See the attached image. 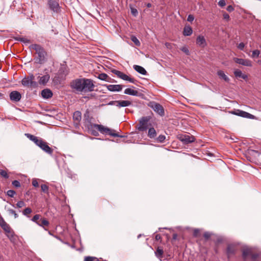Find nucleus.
Wrapping results in <instances>:
<instances>
[{
    "mask_svg": "<svg viewBox=\"0 0 261 261\" xmlns=\"http://www.w3.org/2000/svg\"><path fill=\"white\" fill-rule=\"evenodd\" d=\"M134 69L139 72V73L142 74V75H146L147 74V72L146 70L142 66L139 65H134L133 66Z\"/></svg>",
    "mask_w": 261,
    "mask_h": 261,
    "instance_id": "b1692460",
    "label": "nucleus"
},
{
    "mask_svg": "<svg viewBox=\"0 0 261 261\" xmlns=\"http://www.w3.org/2000/svg\"><path fill=\"white\" fill-rule=\"evenodd\" d=\"M177 138L184 144H188L194 142L195 140L193 136L188 134H179L177 135Z\"/></svg>",
    "mask_w": 261,
    "mask_h": 261,
    "instance_id": "0eeeda50",
    "label": "nucleus"
},
{
    "mask_svg": "<svg viewBox=\"0 0 261 261\" xmlns=\"http://www.w3.org/2000/svg\"><path fill=\"white\" fill-rule=\"evenodd\" d=\"M234 75L237 78H242L246 81L248 80V76L245 74H243L240 69H236L234 71Z\"/></svg>",
    "mask_w": 261,
    "mask_h": 261,
    "instance_id": "f3484780",
    "label": "nucleus"
},
{
    "mask_svg": "<svg viewBox=\"0 0 261 261\" xmlns=\"http://www.w3.org/2000/svg\"><path fill=\"white\" fill-rule=\"evenodd\" d=\"M132 102L129 100H119L111 101L108 103L107 105H114L119 107H125L130 105Z\"/></svg>",
    "mask_w": 261,
    "mask_h": 261,
    "instance_id": "9d476101",
    "label": "nucleus"
},
{
    "mask_svg": "<svg viewBox=\"0 0 261 261\" xmlns=\"http://www.w3.org/2000/svg\"><path fill=\"white\" fill-rule=\"evenodd\" d=\"M97 78L101 81H104L107 82H112V79L105 73L99 74L97 76Z\"/></svg>",
    "mask_w": 261,
    "mask_h": 261,
    "instance_id": "aec40b11",
    "label": "nucleus"
},
{
    "mask_svg": "<svg viewBox=\"0 0 261 261\" xmlns=\"http://www.w3.org/2000/svg\"><path fill=\"white\" fill-rule=\"evenodd\" d=\"M124 93L132 96H136L138 97L142 96V93L141 92L132 88L126 89L124 90Z\"/></svg>",
    "mask_w": 261,
    "mask_h": 261,
    "instance_id": "ddd939ff",
    "label": "nucleus"
},
{
    "mask_svg": "<svg viewBox=\"0 0 261 261\" xmlns=\"http://www.w3.org/2000/svg\"><path fill=\"white\" fill-rule=\"evenodd\" d=\"M88 128L91 131V134L95 136H98L99 134L97 132L98 130L101 134L109 135L114 137L122 138L123 137L117 133L115 130L105 127L101 124H91Z\"/></svg>",
    "mask_w": 261,
    "mask_h": 261,
    "instance_id": "f03ea898",
    "label": "nucleus"
},
{
    "mask_svg": "<svg viewBox=\"0 0 261 261\" xmlns=\"http://www.w3.org/2000/svg\"><path fill=\"white\" fill-rule=\"evenodd\" d=\"M166 139V137L164 135H160L159 136V137L156 138V141L160 143H163L164 142L165 140Z\"/></svg>",
    "mask_w": 261,
    "mask_h": 261,
    "instance_id": "e433bc0d",
    "label": "nucleus"
},
{
    "mask_svg": "<svg viewBox=\"0 0 261 261\" xmlns=\"http://www.w3.org/2000/svg\"><path fill=\"white\" fill-rule=\"evenodd\" d=\"M0 175L6 179H8L9 177L7 170L0 169Z\"/></svg>",
    "mask_w": 261,
    "mask_h": 261,
    "instance_id": "473e14b6",
    "label": "nucleus"
},
{
    "mask_svg": "<svg viewBox=\"0 0 261 261\" xmlns=\"http://www.w3.org/2000/svg\"><path fill=\"white\" fill-rule=\"evenodd\" d=\"M112 72L120 79L122 78V76L123 73L122 72L115 69L113 70Z\"/></svg>",
    "mask_w": 261,
    "mask_h": 261,
    "instance_id": "72a5a7b5",
    "label": "nucleus"
},
{
    "mask_svg": "<svg viewBox=\"0 0 261 261\" xmlns=\"http://www.w3.org/2000/svg\"><path fill=\"white\" fill-rule=\"evenodd\" d=\"M41 95L43 98H51L53 96V93L50 90L45 89L42 91Z\"/></svg>",
    "mask_w": 261,
    "mask_h": 261,
    "instance_id": "412c9836",
    "label": "nucleus"
},
{
    "mask_svg": "<svg viewBox=\"0 0 261 261\" xmlns=\"http://www.w3.org/2000/svg\"><path fill=\"white\" fill-rule=\"evenodd\" d=\"M217 74L220 79H223L225 82H228L229 81V78L222 70L218 71Z\"/></svg>",
    "mask_w": 261,
    "mask_h": 261,
    "instance_id": "a878e982",
    "label": "nucleus"
},
{
    "mask_svg": "<svg viewBox=\"0 0 261 261\" xmlns=\"http://www.w3.org/2000/svg\"><path fill=\"white\" fill-rule=\"evenodd\" d=\"M84 261H98V259L95 257L86 256Z\"/></svg>",
    "mask_w": 261,
    "mask_h": 261,
    "instance_id": "f704fd0d",
    "label": "nucleus"
},
{
    "mask_svg": "<svg viewBox=\"0 0 261 261\" xmlns=\"http://www.w3.org/2000/svg\"><path fill=\"white\" fill-rule=\"evenodd\" d=\"M14 103H17L20 101L21 99H10Z\"/></svg>",
    "mask_w": 261,
    "mask_h": 261,
    "instance_id": "052dcab7",
    "label": "nucleus"
},
{
    "mask_svg": "<svg viewBox=\"0 0 261 261\" xmlns=\"http://www.w3.org/2000/svg\"><path fill=\"white\" fill-rule=\"evenodd\" d=\"M32 212V210L30 207L25 208L22 212V214L24 216H28V214H31Z\"/></svg>",
    "mask_w": 261,
    "mask_h": 261,
    "instance_id": "4c0bfd02",
    "label": "nucleus"
},
{
    "mask_svg": "<svg viewBox=\"0 0 261 261\" xmlns=\"http://www.w3.org/2000/svg\"><path fill=\"white\" fill-rule=\"evenodd\" d=\"M244 47H245V44L243 42L239 43V45H238V48L242 50H243L244 49Z\"/></svg>",
    "mask_w": 261,
    "mask_h": 261,
    "instance_id": "603ef678",
    "label": "nucleus"
},
{
    "mask_svg": "<svg viewBox=\"0 0 261 261\" xmlns=\"http://www.w3.org/2000/svg\"><path fill=\"white\" fill-rule=\"evenodd\" d=\"M132 41L137 46L140 45V42L136 37L133 36L131 37Z\"/></svg>",
    "mask_w": 261,
    "mask_h": 261,
    "instance_id": "c9c22d12",
    "label": "nucleus"
},
{
    "mask_svg": "<svg viewBox=\"0 0 261 261\" xmlns=\"http://www.w3.org/2000/svg\"><path fill=\"white\" fill-rule=\"evenodd\" d=\"M199 232L198 229H195L194 231V236H197V233Z\"/></svg>",
    "mask_w": 261,
    "mask_h": 261,
    "instance_id": "e2e57ef3",
    "label": "nucleus"
},
{
    "mask_svg": "<svg viewBox=\"0 0 261 261\" xmlns=\"http://www.w3.org/2000/svg\"><path fill=\"white\" fill-rule=\"evenodd\" d=\"M18 40H20V41L23 42H26V43L29 42V40H28V39L24 38H20Z\"/></svg>",
    "mask_w": 261,
    "mask_h": 261,
    "instance_id": "4d7b16f0",
    "label": "nucleus"
},
{
    "mask_svg": "<svg viewBox=\"0 0 261 261\" xmlns=\"http://www.w3.org/2000/svg\"><path fill=\"white\" fill-rule=\"evenodd\" d=\"M73 118L76 121H80L81 119V113L80 111L75 112L73 115Z\"/></svg>",
    "mask_w": 261,
    "mask_h": 261,
    "instance_id": "2f4dec72",
    "label": "nucleus"
},
{
    "mask_svg": "<svg viewBox=\"0 0 261 261\" xmlns=\"http://www.w3.org/2000/svg\"><path fill=\"white\" fill-rule=\"evenodd\" d=\"M121 79L124 81H128L132 83H134L135 82V79L134 78L130 77L124 73L122 74Z\"/></svg>",
    "mask_w": 261,
    "mask_h": 261,
    "instance_id": "7c9ffc66",
    "label": "nucleus"
},
{
    "mask_svg": "<svg viewBox=\"0 0 261 261\" xmlns=\"http://www.w3.org/2000/svg\"><path fill=\"white\" fill-rule=\"evenodd\" d=\"M71 87L77 92L86 93L93 91L95 86L92 80L83 78L73 81Z\"/></svg>",
    "mask_w": 261,
    "mask_h": 261,
    "instance_id": "f257e3e1",
    "label": "nucleus"
},
{
    "mask_svg": "<svg viewBox=\"0 0 261 261\" xmlns=\"http://www.w3.org/2000/svg\"><path fill=\"white\" fill-rule=\"evenodd\" d=\"M107 88L110 91H120L122 86L120 85H110L107 86Z\"/></svg>",
    "mask_w": 261,
    "mask_h": 261,
    "instance_id": "a211bd4d",
    "label": "nucleus"
},
{
    "mask_svg": "<svg viewBox=\"0 0 261 261\" xmlns=\"http://www.w3.org/2000/svg\"><path fill=\"white\" fill-rule=\"evenodd\" d=\"M164 251L161 247H158L155 251V255L157 258L161 260L163 257Z\"/></svg>",
    "mask_w": 261,
    "mask_h": 261,
    "instance_id": "4be33fe9",
    "label": "nucleus"
},
{
    "mask_svg": "<svg viewBox=\"0 0 261 261\" xmlns=\"http://www.w3.org/2000/svg\"><path fill=\"white\" fill-rule=\"evenodd\" d=\"M223 18L227 21H228L229 20V15L226 13H223Z\"/></svg>",
    "mask_w": 261,
    "mask_h": 261,
    "instance_id": "864d4df0",
    "label": "nucleus"
},
{
    "mask_svg": "<svg viewBox=\"0 0 261 261\" xmlns=\"http://www.w3.org/2000/svg\"><path fill=\"white\" fill-rule=\"evenodd\" d=\"M41 149H42L44 152L46 153L51 154L53 152V149H51L47 144V143L44 141L43 140H41V142H40L38 146Z\"/></svg>",
    "mask_w": 261,
    "mask_h": 261,
    "instance_id": "1a4fd4ad",
    "label": "nucleus"
},
{
    "mask_svg": "<svg viewBox=\"0 0 261 261\" xmlns=\"http://www.w3.org/2000/svg\"><path fill=\"white\" fill-rule=\"evenodd\" d=\"M212 234L209 232H205L203 234V237L206 240H208L211 237Z\"/></svg>",
    "mask_w": 261,
    "mask_h": 261,
    "instance_id": "de8ad7c7",
    "label": "nucleus"
},
{
    "mask_svg": "<svg viewBox=\"0 0 261 261\" xmlns=\"http://www.w3.org/2000/svg\"><path fill=\"white\" fill-rule=\"evenodd\" d=\"M32 185L35 187H38L39 186L38 181L36 179H35V178L33 179Z\"/></svg>",
    "mask_w": 261,
    "mask_h": 261,
    "instance_id": "09e8293b",
    "label": "nucleus"
},
{
    "mask_svg": "<svg viewBox=\"0 0 261 261\" xmlns=\"http://www.w3.org/2000/svg\"><path fill=\"white\" fill-rule=\"evenodd\" d=\"M251 253V250L249 248L244 249L243 250L242 256L244 259H246L248 255H250Z\"/></svg>",
    "mask_w": 261,
    "mask_h": 261,
    "instance_id": "cd10ccee",
    "label": "nucleus"
},
{
    "mask_svg": "<svg viewBox=\"0 0 261 261\" xmlns=\"http://www.w3.org/2000/svg\"><path fill=\"white\" fill-rule=\"evenodd\" d=\"M161 238H162L160 234H157L155 236V239L156 241L160 240H161Z\"/></svg>",
    "mask_w": 261,
    "mask_h": 261,
    "instance_id": "bf43d9fd",
    "label": "nucleus"
},
{
    "mask_svg": "<svg viewBox=\"0 0 261 261\" xmlns=\"http://www.w3.org/2000/svg\"><path fill=\"white\" fill-rule=\"evenodd\" d=\"M148 137L151 139L154 138L156 136V132L153 127H150L148 129Z\"/></svg>",
    "mask_w": 261,
    "mask_h": 261,
    "instance_id": "bb28decb",
    "label": "nucleus"
},
{
    "mask_svg": "<svg viewBox=\"0 0 261 261\" xmlns=\"http://www.w3.org/2000/svg\"><path fill=\"white\" fill-rule=\"evenodd\" d=\"M48 234L52 236L53 234L51 233V232L50 231H48Z\"/></svg>",
    "mask_w": 261,
    "mask_h": 261,
    "instance_id": "338daca9",
    "label": "nucleus"
},
{
    "mask_svg": "<svg viewBox=\"0 0 261 261\" xmlns=\"http://www.w3.org/2000/svg\"><path fill=\"white\" fill-rule=\"evenodd\" d=\"M3 259V255L0 254V260H2Z\"/></svg>",
    "mask_w": 261,
    "mask_h": 261,
    "instance_id": "69168bd1",
    "label": "nucleus"
},
{
    "mask_svg": "<svg viewBox=\"0 0 261 261\" xmlns=\"http://www.w3.org/2000/svg\"><path fill=\"white\" fill-rule=\"evenodd\" d=\"M250 255L251 256V258L253 260H255L258 256L257 254L252 253H251Z\"/></svg>",
    "mask_w": 261,
    "mask_h": 261,
    "instance_id": "13d9d810",
    "label": "nucleus"
},
{
    "mask_svg": "<svg viewBox=\"0 0 261 261\" xmlns=\"http://www.w3.org/2000/svg\"><path fill=\"white\" fill-rule=\"evenodd\" d=\"M20 93L17 91H13L10 94V98H21Z\"/></svg>",
    "mask_w": 261,
    "mask_h": 261,
    "instance_id": "c756f323",
    "label": "nucleus"
},
{
    "mask_svg": "<svg viewBox=\"0 0 261 261\" xmlns=\"http://www.w3.org/2000/svg\"><path fill=\"white\" fill-rule=\"evenodd\" d=\"M196 44L202 47L206 46V43L204 37L203 36H199L196 39Z\"/></svg>",
    "mask_w": 261,
    "mask_h": 261,
    "instance_id": "dca6fc26",
    "label": "nucleus"
},
{
    "mask_svg": "<svg viewBox=\"0 0 261 261\" xmlns=\"http://www.w3.org/2000/svg\"><path fill=\"white\" fill-rule=\"evenodd\" d=\"M150 119V117L149 116H144L140 118L137 129L141 132L146 130L148 127V123Z\"/></svg>",
    "mask_w": 261,
    "mask_h": 261,
    "instance_id": "423d86ee",
    "label": "nucleus"
},
{
    "mask_svg": "<svg viewBox=\"0 0 261 261\" xmlns=\"http://www.w3.org/2000/svg\"><path fill=\"white\" fill-rule=\"evenodd\" d=\"M30 49L35 50L37 57L35 58V62L38 64H43L46 60L47 53L44 48L39 44H32Z\"/></svg>",
    "mask_w": 261,
    "mask_h": 261,
    "instance_id": "7ed1b4c3",
    "label": "nucleus"
},
{
    "mask_svg": "<svg viewBox=\"0 0 261 261\" xmlns=\"http://www.w3.org/2000/svg\"><path fill=\"white\" fill-rule=\"evenodd\" d=\"M131 13L134 16H137L138 14V10L134 8L130 7Z\"/></svg>",
    "mask_w": 261,
    "mask_h": 261,
    "instance_id": "c03bdc74",
    "label": "nucleus"
},
{
    "mask_svg": "<svg viewBox=\"0 0 261 261\" xmlns=\"http://www.w3.org/2000/svg\"><path fill=\"white\" fill-rule=\"evenodd\" d=\"M0 97H4V95L1 93H0Z\"/></svg>",
    "mask_w": 261,
    "mask_h": 261,
    "instance_id": "774afa93",
    "label": "nucleus"
},
{
    "mask_svg": "<svg viewBox=\"0 0 261 261\" xmlns=\"http://www.w3.org/2000/svg\"><path fill=\"white\" fill-rule=\"evenodd\" d=\"M260 54V51L258 49L254 50L252 51V54L251 55L252 58L258 57Z\"/></svg>",
    "mask_w": 261,
    "mask_h": 261,
    "instance_id": "58836bf2",
    "label": "nucleus"
},
{
    "mask_svg": "<svg viewBox=\"0 0 261 261\" xmlns=\"http://www.w3.org/2000/svg\"><path fill=\"white\" fill-rule=\"evenodd\" d=\"M41 223H38L37 225H38L39 226H41V227H43L44 229V230H47V229L46 228H45L44 227V226H48L49 225V222L48 220H47L45 218H43V219H41Z\"/></svg>",
    "mask_w": 261,
    "mask_h": 261,
    "instance_id": "c85d7f7f",
    "label": "nucleus"
},
{
    "mask_svg": "<svg viewBox=\"0 0 261 261\" xmlns=\"http://www.w3.org/2000/svg\"><path fill=\"white\" fill-rule=\"evenodd\" d=\"M226 10L228 12H232V11H233L234 10V8H233V7L232 6L229 5V6H228L227 7Z\"/></svg>",
    "mask_w": 261,
    "mask_h": 261,
    "instance_id": "5fc2aeb1",
    "label": "nucleus"
},
{
    "mask_svg": "<svg viewBox=\"0 0 261 261\" xmlns=\"http://www.w3.org/2000/svg\"><path fill=\"white\" fill-rule=\"evenodd\" d=\"M25 135L30 140L32 141L33 142H34L35 143V144L37 146L39 145V143L40 142H41V140H42L41 138H39L36 136H35L30 134H25Z\"/></svg>",
    "mask_w": 261,
    "mask_h": 261,
    "instance_id": "4468645a",
    "label": "nucleus"
},
{
    "mask_svg": "<svg viewBox=\"0 0 261 261\" xmlns=\"http://www.w3.org/2000/svg\"><path fill=\"white\" fill-rule=\"evenodd\" d=\"M25 205V202L22 201V200H20V201H19L17 203H16V207H18V208H21V207H22L23 206H24Z\"/></svg>",
    "mask_w": 261,
    "mask_h": 261,
    "instance_id": "79ce46f5",
    "label": "nucleus"
},
{
    "mask_svg": "<svg viewBox=\"0 0 261 261\" xmlns=\"http://www.w3.org/2000/svg\"><path fill=\"white\" fill-rule=\"evenodd\" d=\"M181 50L185 53L187 55H189V49L186 47H183L181 49Z\"/></svg>",
    "mask_w": 261,
    "mask_h": 261,
    "instance_id": "6e6d98bb",
    "label": "nucleus"
},
{
    "mask_svg": "<svg viewBox=\"0 0 261 261\" xmlns=\"http://www.w3.org/2000/svg\"><path fill=\"white\" fill-rule=\"evenodd\" d=\"M147 7L148 8H150V7H151V4L150 3H148V4H147Z\"/></svg>",
    "mask_w": 261,
    "mask_h": 261,
    "instance_id": "0e129e2a",
    "label": "nucleus"
},
{
    "mask_svg": "<svg viewBox=\"0 0 261 261\" xmlns=\"http://www.w3.org/2000/svg\"><path fill=\"white\" fill-rule=\"evenodd\" d=\"M236 247L234 245L230 244L228 245L227 248V254L228 256L234 254L236 252Z\"/></svg>",
    "mask_w": 261,
    "mask_h": 261,
    "instance_id": "5701e85b",
    "label": "nucleus"
},
{
    "mask_svg": "<svg viewBox=\"0 0 261 261\" xmlns=\"http://www.w3.org/2000/svg\"><path fill=\"white\" fill-rule=\"evenodd\" d=\"M193 33L192 28L189 25L185 27L183 31V34L185 36H190Z\"/></svg>",
    "mask_w": 261,
    "mask_h": 261,
    "instance_id": "393cba45",
    "label": "nucleus"
},
{
    "mask_svg": "<svg viewBox=\"0 0 261 261\" xmlns=\"http://www.w3.org/2000/svg\"><path fill=\"white\" fill-rule=\"evenodd\" d=\"M177 238V234L176 233H174L173 234L172 239L173 240H176Z\"/></svg>",
    "mask_w": 261,
    "mask_h": 261,
    "instance_id": "680f3d73",
    "label": "nucleus"
},
{
    "mask_svg": "<svg viewBox=\"0 0 261 261\" xmlns=\"http://www.w3.org/2000/svg\"><path fill=\"white\" fill-rule=\"evenodd\" d=\"M40 218V215H39V214H36L33 217V218L31 219V220L34 222H35L37 224H38V223H39L37 221L38 220H39Z\"/></svg>",
    "mask_w": 261,
    "mask_h": 261,
    "instance_id": "a19ab883",
    "label": "nucleus"
},
{
    "mask_svg": "<svg viewBox=\"0 0 261 261\" xmlns=\"http://www.w3.org/2000/svg\"><path fill=\"white\" fill-rule=\"evenodd\" d=\"M147 106L153 109V110L159 116L163 117L165 115V111L163 107L154 101H150Z\"/></svg>",
    "mask_w": 261,
    "mask_h": 261,
    "instance_id": "39448f33",
    "label": "nucleus"
},
{
    "mask_svg": "<svg viewBox=\"0 0 261 261\" xmlns=\"http://www.w3.org/2000/svg\"><path fill=\"white\" fill-rule=\"evenodd\" d=\"M194 19V17L193 15H189L187 18V20L189 22H192Z\"/></svg>",
    "mask_w": 261,
    "mask_h": 261,
    "instance_id": "3c124183",
    "label": "nucleus"
},
{
    "mask_svg": "<svg viewBox=\"0 0 261 261\" xmlns=\"http://www.w3.org/2000/svg\"><path fill=\"white\" fill-rule=\"evenodd\" d=\"M35 76L33 74H30L28 76H25L21 81L22 85L28 88H35L38 84L34 81Z\"/></svg>",
    "mask_w": 261,
    "mask_h": 261,
    "instance_id": "20e7f679",
    "label": "nucleus"
},
{
    "mask_svg": "<svg viewBox=\"0 0 261 261\" xmlns=\"http://www.w3.org/2000/svg\"><path fill=\"white\" fill-rule=\"evenodd\" d=\"M15 194V191L12 190H9L7 192V195L10 197H13Z\"/></svg>",
    "mask_w": 261,
    "mask_h": 261,
    "instance_id": "37998d69",
    "label": "nucleus"
},
{
    "mask_svg": "<svg viewBox=\"0 0 261 261\" xmlns=\"http://www.w3.org/2000/svg\"><path fill=\"white\" fill-rule=\"evenodd\" d=\"M48 5L50 9H51L54 12H58L59 9V5L56 1L49 0L48 1Z\"/></svg>",
    "mask_w": 261,
    "mask_h": 261,
    "instance_id": "2eb2a0df",
    "label": "nucleus"
},
{
    "mask_svg": "<svg viewBox=\"0 0 261 261\" xmlns=\"http://www.w3.org/2000/svg\"><path fill=\"white\" fill-rule=\"evenodd\" d=\"M232 114H235L236 115L244 117V118H248L250 119H253L254 117V116L253 115L247 113L245 111H241L239 110H237V111H233L232 112Z\"/></svg>",
    "mask_w": 261,
    "mask_h": 261,
    "instance_id": "9b49d317",
    "label": "nucleus"
},
{
    "mask_svg": "<svg viewBox=\"0 0 261 261\" xmlns=\"http://www.w3.org/2000/svg\"><path fill=\"white\" fill-rule=\"evenodd\" d=\"M226 5V2L224 0H221L218 2V5L221 7H223L225 6Z\"/></svg>",
    "mask_w": 261,
    "mask_h": 261,
    "instance_id": "8fccbe9b",
    "label": "nucleus"
},
{
    "mask_svg": "<svg viewBox=\"0 0 261 261\" xmlns=\"http://www.w3.org/2000/svg\"><path fill=\"white\" fill-rule=\"evenodd\" d=\"M41 190L42 192L45 193H48V187L44 184V185H42L41 186Z\"/></svg>",
    "mask_w": 261,
    "mask_h": 261,
    "instance_id": "ea45409f",
    "label": "nucleus"
},
{
    "mask_svg": "<svg viewBox=\"0 0 261 261\" xmlns=\"http://www.w3.org/2000/svg\"><path fill=\"white\" fill-rule=\"evenodd\" d=\"M233 61L236 63L245 66L251 67L252 66V61L249 59L234 58Z\"/></svg>",
    "mask_w": 261,
    "mask_h": 261,
    "instance_id": "6e6552de",
    "label": "nucleus"
},
{
    "mask_svg": "<svg viewBox=\"0 0 261 261\" xmlns=\"http://www.w3.org/2000/svg\"><path fill=\"white\" fill-rule=\"evenodd\" d=\"M49 75L48 74H46L45 75L40 77L38 82L39 84L40 85H45L49 81Z\"/></svg>",
    "mask_w": 261,
    "mask_h": 261,
    "instance_id": "6ab92c4d",
    "label": "nucleus"
},
{
    "mask_svg": "<svg viewBox=\"0 0 261 261\" xmlns=\"http://www.w3.org/2000/svg\"><path fill=\"white\" fill-rule=\"evenodd\" d=\"M12 184L14 187H16V188H19L20 187V182L17 180H15L13 181Z\"/></svg>",
    "mask_w": 261,
    "mask_h": 261,
    "instance_id": "49530a36",
    "label": "nucleus"
},
{
    "mask_svg": "<svg viewBox=\"0 0 261 261\" xmlns=\"http://www.w3.org/2000/svg\"><path fill=\"white\" fill-rule=\"evenodd\" d=\"M8 211L9 212V214L13 215L15 218H18V215L14 210L12 209H9Z\"/></svg>",
    "mask_w": 261,
    "mask_h": 261,
    "instance_id": "a18cd8bd",
    "label": "nucleus"
},
{
    "mask_svg": "<svg viewBox=\"0 0 261 261\" xmlns=\"http://www.w3.org/2000/svg\"><path fill=\"white\" fill-rule=\"evenodd\" d=\"M0 226L6 232L8 233L11 232V228L10 226L6 222L4 218L1 216H0Z\"/></svg>",
    "mask_w": 261,
    "mask_h": 261,
    "instance_id": "f8f14e48",
    "label": "nucleus"
}]
</instances>
